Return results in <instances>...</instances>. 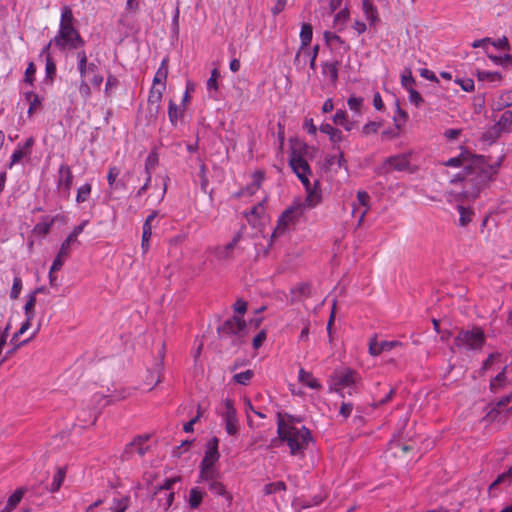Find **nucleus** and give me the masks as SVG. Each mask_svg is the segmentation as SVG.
<instances>
[{"mask_svg": "<svg viewBox=\"0 0 512 512\" xmlns=\"http://www.w3.org/2000/svg\"><path fill=\"white\" fill-rule=\"evenodd\" d=\"M500 162L490 163L484 156H474L451 183L463 182L465 197L475 198L480 190L497 175Z\"/></svg>", "mask_w": 512, "mask_h": 512, "instance_id": "1", "label": "nucleus"}, {"mask_svg": "<svg viewBox=\"0 0 512 512\" xmlns=\"http://www.w3.org/2000/svg\"><path fill=\"white\" fill-rule=\"evenodd\" d=\"M277 434L279 439L287 444L293 456L303 457L309 443L313 441L311 431L293 416H287L285 419L279 415Z\"/></svg>", "mask_w": 512, "mask_h": 512, "instance_id": "2", "label": "nucleus"}, {"mask_svg": "<svg viewBox=\"0 0 512 512\" xmlns=\"http://www.w3.org/2000/svg\"><path fill=\"white\" fill-rule=\"evenodd\" d=\"M74 15L69 6L61 10V17L57 34L43 48L42 53H47L51 45H55L60 51H75L84 49L85 40L74 26Z\"/></svg>", "mask_w": 512, "mask_h": 512, "instance_id": "3", "label": "nucleus"}, {"mask_svg": "<svg viewBox=\"0 0 512 512\" xmlns=\"http://www.w3.org/2000/svg\"><path fill=\"white\" fill-rule=\"evenodd\" d=\"M289 165L307 192L306 199L302 200V203H305V209L316 207L320 204L322 196L320 190L316 188V185L312 187L310 183L309 175L311 174V169L308 162L300 154L292 151L289 158Z\"/></svg>", "mask_w": 512, "mask_h": 512, "instance_id": "4", "label": "nucleus"}, {"mask_svg": "<svg viewBox=\"0 0 512 512\" xmlns=\"http://www.w3.org/2000/svg\"><path fill=\"white\" fill-rule=\"evenodd\" d=\"M305 212V203L300 198L295 199L287 207L277 220L276 228L272 233V238H278L284 235L292 226H294Z\"/></svg>", "mask_w": 512, "mask_h": 512, "instance_id": "5", "label": "nucleus"}, {"mask_svg": "<svg viewBox=\"0 0 512 512\" xmlns=\"http://www.w3.org/2000/svg\"><path fill=\"white\" fill-rule=\"evenodd\" d=\"M360 382V376L357 372L350 368L335 371L331 378L330 390L340 393L346 391L348 395H352L357 390V385Z\"/></svg>", "mask_w": 512, "mask_h": 512, "instance_id": "6", "label": "nucleus"}, {"mask_svg": "<svg viewBox=\"0 0 512 512\" xmlns=\"http://www.w3.org/2000/svg\"><path fill=\"white\" fill-rule=\"evenodd\" d=\"M485 341L486 335L482 328L473 327L461 330L455 337L454 343L462 350L478 352L481 351Z\"/></svg>", "mask_w": 512, "mask_h": 512, "instance_id": "7", "label": "nucleus"}, {"mask_svg": "<svg viewBox=\"0 0 512 512\" xmlns=\"http://www.w3.org/2000/svg\"><path fill=\"white\" fill-rule=\"evenodd\" d=\"M75 57L80 78L87 79L93 87L100 88L104 78L99 72L98 65L95 62H88L84 49L77 51Z\"/></svg>", "mask_w": 512, "mask_h": 512, "instance_id": "8", "label": "nucleus"}, {"mask_svg": "<svg viewBox=\"0 0 512 512\" xmlns=\"http://www.w3.org/2000/svg\"><path fill=\"white\" fill-rule=\"evenodd\" d=\"M219 440L212 437L205 446L204 457L199 465V475H209L211 473L220 472L216 467L219 461L220 453L218 451Z\"/></svg>", "mask_w": 512, "mask_h": 512, "instance_id": "9", "label": "nucleus"}, {"mask_svg": "<svg viewBox=\"0 0 512 512\" xmlns=\"http://www.w3.org/2000/svg\"><path fill=\"white\" fill-rule=\"evenodd\" d=\"M411 153H400L390 156L384 160L382 165L378 168L379 174H387L392 171H410L411 167Z\"/></svg>", "mask_w": 512, "mask_h": 512, "instance_id": "10", "label": "nucleus"}, {"mask_svg": "<svg viewBox=\"0 0 512 512\" xmlns=\"http://www.w3.org/2000/svg\"><path fill=\"white\" fill-rule=\"evenodd\" d=\"M220 472L207 475H198L197 483H205L209 491L215 496L223 497L227 504L232 502V495L226 490L224 484L220 481Z\"/></svg>", "mask_w": 512, "mask_h": 512, "instance_id": "11", "label": "nucleus"}, {"mask_svg": "<svg viewBox=\"0 0 512 512\" xmlns=\"http://www.w3.org/2000/svg\"><path fill=\"white\" fill-rule=\"evenodd\" d=\"M218 414L222 418L227 434L236 435L238 433V419L233 401L225 399L222 407L218 410Z\"/></svg>", "mask_w": 512, "mask_h": 512, "instance_id": "12", "label": "nucleus"}, {"mask_svg": "<svg viewBox=\"0 0 512 512\" xmlns=\"http://www.w3.org/2000/svg\"><path fill=\"white\" fill-rule=\"evenodd\" d=\"M218 332L221 336L235 335L242 338L247 334V326L240 316H233L218 328Z\"/></svg>", "mask_w": 512, "mask_h": 512, "instance_id": "13", "label": "nucleus"}, {"mask_svg": "<svg viewBox=\"0 0 512 512\" xmlns=\"http://www.w3.org/2000/svg\"><path fill=\"white\" fill-rule=\"evenodd\" d=\"M73 172L69 165L61 164L58 169L57 188L66 197L69 196L73 184Z\"/></svg>", "mask_w": 512, "mask_h": 512, "instance_id": "14", "label": "nucleus"}, {"mask_svg": "<svg viewBox=\"0 0 512 512\" xmlns=\"http://www.w3.org/2000/svg\"><path fill=\"white\" fill-rule=\"evenodd\" d=\"M164 87L152 86L148 96V111L151 120H155L161 108Z\"/></svg>", "mask_w": 512, "mask_h": 512, "instance_id": "15", "label": "nucleus"}, {"mask_svg": "<svg viewBox=\"0 0 512 512\" xmlns=\"http://www.w3.org/2000/svg\"><path fill=\"white\" fill-rule=\"evenodd\" d=\"M512 401V392L500 398L495 402L489 404V409L486 417L490 420H495L502 411L506 410L507 405Z\"/></svg>", "mask_w": 512, "mask_h": 512, "instance_id": "16", "label": "nucleus"}, {"mask_svg": "<svg viewBox=\"0 0 512 512\" xmlns=\"http://www.w3.org/2000/svg\"><path fill=\"white\" fill-rule=\"evenodd\" d=\"M244 215L250 225L253 227H258L262 220L265 219L264 201L259 202L257 205L253 206L249 211H246Z\"/></svg>", "mask_w": 512, "mask_h": 512, "instance_id": "17", "label": "nucleus"}, {"mask_svg": "<svg viewBox=\"0 0 512 512\" xmlns=\"http://www.w3.org/2000/svg\"><path fill=\"white\" fill-rule=\"evenodd\" d=\"M313 36V29L312 26L308 23H303L301 26L300 31V41H301V48L297 52L295 56V62H298L300 60L301 55L303 54V50L306 49V47L310 44Z\"/></svg>", "mask_w": 512, "mask_h": 512, "instance_id": "18", "label": "nucleus"}, {"mask_svg": "<svg viewBox=\"0 0 512 512\" xmlns=\"http://www.w3.org/2000/svg\"><path fill=\"white\" fill-rule=\"evenodd\" d=\"M333 122L336 125L342 126L346 131H351L358 125L359 120H350L345 110H337L333 116Z\"/></svg>", "mask_w": 512, "mask_h": 512, "instance_id": "19", "label": "nucleus"}, {"mask_svg": "<svg viewBox=\"0 0 512 512\" xmlns=\"http://www.w3.org/2000/svg\"><path fill=\"white\" fill-rule=\"evenodd\" d=\"M73 242L69 239H65L61 244L59 252L52 263V270H60L65 263L66 258L70 253V246Z\"/></svg>", "mask_w": 512, "mask_h": 512, "instance_id": "20", "label": "nucleus"}, {"mask_svg": "<svg viewBox=\"0 0 512 512\" xmlns=\"http://www.w3.org/2000/svg\"><path fill=\"white\" fill-rule=\"evenodd\" d=\"M149 436H138L129 445H127L126 453H137L139 456H144L148 451V446L145 443L148 441Z\"/></svg>", "mask_w": 512, "mask_h": 512, "instance_id": "21", "label": "nucleus"}, {"mask_svg": "<svg viewBox=\"0 0 512 512\" xmlns=\"http://www.w3.org/2000/svg\"><path fill=\"white\" fill-rule=\"evenodd\" d=\"M298 381L310 389L319 390L322 388L321 383L316 379L312 373L300 368L298 372Z\"/></svg>", "mask_w": 512, "mask_h": 512, "instance_id": "22", "label": "nucleus"}, {"mask_svg": "<svg viewBox=\"0 0 512 512\" xmlns=\"http://www.w3.org/2000/svg\"><path fill=\"white\" fill-rule=\"evenodd\" d=\"M362 10L370 25H374L378 21V9L372 0H362Z\"/></svg>", "mask_w": 512, "mask_h": 512, "instance_id": "23", "label": "nucleus"}, {"mask_svg": "<svg viewBox=\"0 0 512 512\" xmlns=\"http://www.w3.org/2000/svg\"><path fill=\"white\" fill-rule=\"evenodd\" d=\"M26 492L27 489L25 487L16 489L15 492L8 498L7 503L1 512H11L13 509H15Z\"/></svg>", "mask_w": 512, "mask_h": 512, "instance_id": "24", "label": "nucleus"}, {"mask_svg": "<svg viewBox=\"0 0 512 512\" xmlns=\"http://www.w3.org/2000/svg\"><path fill=\"white\" fill-rule=\"evenodd\" d=\"M265 178L263 171H255L252 175V182L244 187L245 193L247 196L254 195L261 187L262 182Z\"/></svg>", "mask_w": 512, "mask_h": 512, "instance_id": "25", "label": "nucleus"}, {"mask_svg": "<svg viewBox=\"0 0 512 512\" xmlns=\"http://www.w3.org/2000/svg\"><path fill=\"white\" fill-rule=\"evenodd\" d=\"M511 479H512V467H510L507 471L498 475L497 478L489 485L488 491H489L490 495L495 496L494 491L499 485L503 484V485L509 486L511 483Z\"/></svg>", "mask_w": 512, "mask_h": 512, "instance_id": "26", "label": "nucleus"}, {"mask_svg": "<svg viewBox=\"0 0 512 512\" xmlns=\"http://www.w3.org/2000/svg\"><path fill=\"white\" fill-rule=\"evenodd\" d=\"M363 103L362 97L351 96L347 100L348 108L353 112V119H358L363 115Z\"/></svg>", "mask_w": 512, "mask_h": 512, "instance_id": "27", "label": "nucleus"}, {"mask_svg": "<svg viewBox=\"0 0 512 512\" xmlns=\"http://www.w3.org/2000/svg\"><path fill=\"white\" fill-rule=\"evenodd\" d=\"M168 77V60L164 58L158 68V70L155 73V76L153 78V85L154 87H157V85L161 84L162 87L165 88V81Z\"/></svg>", "mask_w": 512, "mask_h": 512, "instance_id": "28", "label": "nucleus"}, {"mask_svg": "<svg viewBox=\"0 0 512 512\" xmlns=\"http://www.w3.org/2000/svg\"><path fill=\"white\" fill-rule=\"evenodd\" d=\"M506 367H504L494 378L490 381V390L493 393H498L507 385Z\"/></svg>", "mask_w": 512, "mask_h": 512, "instance_id": "29", "label": "nucleus"}, {"mask_svg": "<svg viewBox=\"0 0 512 512\" xmlns=\"http://www.w3.org/2000/svg\"><path fill=\"white\" fill-rule=\"evenodd\" d=\"M205 492L202 491V489L198 486L192 487L189 492L188 496V505L191 509H196L200 506L204 496Z\"/></svg>", "mask_w": 512, "mask_h": 512, "instance_id": "30", "label": "nucleus"}, {"mask_svg": "<svg viewBox=\"0 0 512 512\" xmlns=\"http://www.w3.org/2000/svg\"><path fill=\"white\" fill-rule=\"evenodd\" d=\"M324 40L331 49H337V48H344L346 49L345 41L337 34L325 31L324 34Z\"/></svg>", "mask_w": 512, "mask_h": 512, "instance_id": "31", "label": "nucleus"}, {"mask_svg": "<svg viewBox=\"0 0 512 512\" xmlns=\"http://www.w3.org/2000/svg\"><path fill=\"white\" fill-rule=\"evenodd\" d=\"M320 131L329 136V139L333 143H340L343 140L342 132L333 127L331 124H322L320 126Z\"/></svg>", "mask_w": 512, "mask_h": 512, "instance_id": "32", "label": "nucleus"}, {"mask_svg": "<svg viewBox=\"0 0 512 512\" xmlns=\"http://www.w3.org/2000/svg\"><path fill=\"white\" fill-rule=\"evenodd\" d=\"M35 304H36V297L35 293H31L28 296V299L24 305V314H25V322H29L31 324V321L35 317Z\"/></svg>", "mask_w": 512, "mask_h": 512, "instance_id": "33", "label": "nucleus"}, {"mask_svg": "<svg viewBox=\"0 0 512 512\" xmlns=\"http://www.w3.org/2000/svg\"><path fill=\"white\" fill-rule=\"evenodd\" d=\"M130 506V497L123 496L121 498H114L110 507L111 512H125Z\"/></svg>", "mask_w": 512, "mask_h": 512, "instance_id": "34", "label": "nucleus"}, {"mask_svg": "<svg viewBox=\"0 0 512 512\" xmlns=\"http://www.w3.org/2000/svg\"><path fill=\"white\" fill-rule=\"evenodd\" d=\"M92 192V184L86 182L77 189L76 202L78 204L88 201Z\"/></svg>", "mask_w": 512, "mask_h": 512, "instance_id": "35", "label": "nucleus"}, {"mask_svg": "<svg viewBox=\"0 0 512 512\" xmlns=\"http://www.w3.org/2000/svg\"><path fill=\"white\" fill-rule=\"evenodd\" d=\"M25 98L29 102L28 114H32L34 111L41 107L42 98L34 92H26Z\"/></svg>", "mask_w": 512, "mask_h": 512, "instance_id": "36", "label": "nucleus"}, {"mask_svg": "<svg viewBox=\"0 0 512 512\" xmlns=\"http://www.w3.org/2000/svg\"><path fill=\"white\" fill-rule=\"evenodd\" d=\"M184 109H181L172 100L169 102L168 117L172 125H176L179 118L183 116Z\"/></svg>", "mask_w": 512, "mask_h": 512, "instance_id": "37", "label": "nucleus"}, {"mask_svg": "<svg viewBox=\"0 0 512 512\" xmlns=\"http://www.w3.org/2000/svg\"><path fill=\"white\" fill-rule=\"evenodd\" d=\"M29 156L30 154L26 153V151L23 148H21V143H18L15 150L10 156L8 167L12 168L14 165L18 164L24 157Z\"/></svg>", "mask_w": 512, "mask_h": 512, "instance_id": "38", "label": "nucleus"}, {"mask_svg": "<svg viewBox=\"0 0 512 512\" xmlns=\"http://www.w3.org/2000/svg\"><path fill=\"white\" fill-rule=\"evenodd\" d=\"M407 119H408L407 112L404 111L403 109H401L399 103L396 102V111H395V115L393 116V121H394L395 127L398 130H400L406 123Z\"/></svg>", "mask_w": 512, "mask_h": 512, "instance_id": "39", "label": "nucleus"}, {"mask_svg": "<svg viewBox=\"0 0 512 512\" xmlns=\"http://www.w3.org/2000/svg\"><path fill=\"white\" fill-rule=\"evenodd\" d=\"M511 125H512V111L506 110L501 114L500 119L496 123V126H497L498 130L505 131V130H508Z\"/></svg>", "mask_w": 512, "mask_h": 512, "instance_id": "40", "label": "nucleus"}, {"mask_svg": "<svg viewBox=\"0 0 512 512\" xmlns=\"http://www.w3.org/2000/svg\"><path fill=\"white\" fill-rule=\"evenodd\" d=\"M457 210L460 215L459 225L463 227L468 225L472 221L473 211L470 208L464 207L462 205H459Z\"/></svg>", "mask_w": 512, "mask_h": 512, "instance_id": "41", "label": "nucleus"}, {"mask_svg": "<svg viewBox=\"0 0 512 512\" xmlns=\"http://www.w3.org/2000/svg\"><path fill=\"white\" fill-rule=\"evenodd\" d=\"M323 74L331 80V82L335 83L338 79V68L337 63H325L323 65Z\"/></svg>", "mask_w": 512, "mask_h": 512, "instance_id": "42", "label": "nucleus"}, {"mask_svg": "<svg viewBox=\"0 0 512 512\" xmlns=\"http://www.w3.org/2000/svg\"><path fill=\"white\" fill-rule=\"evenodd\" d=\"M64 479H65V471L60 468L53 476V480H52L51 486L49 488V491L52 493L58 491L60 489Z\"/></svg>", "mask_w": 512, "mask_h": 512, "instance_id": "43", "label": "nucleus"}, {"mask_svg": "<svg viewBox=\"0 0 512 512\" xmlns=\"http://www.w3.org/2000/svg\"><path fill=\"white\" fill-rule=\"evenodd\" d=\"M415 79L410 69H405L401 75V85L404 89L410 90L414 88Z\"/></svg>", "mask_w": 512, "mask_h": 512, "instance_id": "44", "label": "nucleus"}, {"mask_svg": "<svg viewBox=\"0 0 512 512\" xmlns=\"http://www.w3.org/2000/svg\"><path fill=\"white\" fill-rule=\"evenodd\" d=\"M254 376V372L252 370H246L240 373H237L233 376V380L241 385H247Z\"/></svg>", "mask_w": 512, "mask_h": 512, "instance_id": "45", "label": "nucleus"}, {"mask_svg": "<svg viewBox=\"0 0 512 512\" xmlns=\"http://www.w3.org/2000/svg\"><path fill=\"white\" fill-rule=\"evenodd\" d=\"M239 240V236H236L233 238V240L228 243L226 246L222 247V248H219L218 249V257L221 258V259H225V258H228L230 256V253L231 251L234 249V247L236 246L237 242Z\"/></svg>", "mask_w": 512, "mask_h": 512, "instance_id": "46", "label": "nucleus"}, {"mask_svg": "<svg viewBox=\"0 0 512 512\" xmlns=\"http://www.w3.org/2000/svg\"><path fill=\"white\" fill-rule=\"evenodd\" d=\"M80 96L86 101L91 97L92 91L87 79L80 78L78 86Z\"/></svg>", "mask_w": 512, "mask_h": 512, "instance_id": "47", "label": "nucleus"}, {"mask_svg": "<svg viewBox=\"0 0 512 512\" xmlns=\"http://www.w3.org/2000/svg\"><path fill=\"white\" fill-rule=\"evenodd\" d=\"M369 199L370 196L366 191H358L357 192V200L359 204L363 207H365V210L361 213L360 221L363 220L364 216L366 215L368 208H369Z\"/></svg>", "mask_w": 512, "mask_h": 512, "instance_id": "48", "label": "nucleus"}, {"mask_svg": "<svg viewBox=\"0 0 512 512\" xmlns=\"http://www.w3.org/2000/svg\"><path fill=\"white\" fill-rule=\"evenodd\" d=\"M158 164V155L155 152H151L145 160V173L146 175L152 176V170Z\"/></svg>", "mask_w": 512, "mask_h": 512, "instance_id": "49", "label": "nucleus"}, {"mask_svg": "<svg viewBox=\"0 0 512 512\" xmlns=\"http://www.w3.org/2000/svg\"><path fill=\"white\" fill-rule=\"evenodd\" d=\"M286 489V485L283 481L268 483L264 486V493L270 495L276 492H280Z\"/></svg>", "mask_w": 512, "mask_h": 512, "instance_id": "50", "label": "nucleus"}, {"mask_svg": "<svg viewBox=\"0 0 512 512\" xmlns=\"http://www.w3.org/2000/svg\"><path fill=\"white\" fill-rule=\"evenodd\" d=\"M220 77V73L217 68L211 71V76L207 80V90L208 91H217L218 89V79Z\"/></svg>", "mask_w": 512, "mask_h": 512, "instance_id": "51", "label": "nucleus"}, {"mask_svg": "<svg viewBox=\"0 0 512 512\" xmlns=\"http://www.w3.org/2000/svg\"><path fill=\"white\" fill-rule=\"evenodd\" d=\"M380 127H381V122L370 121L362 127L361 132L364 136H368V135L377 133Z\"/></svg>", "mask_w": 512, "mask_h": 512, "instance_id": "52", "label": "nucleus"}, {"mask_svg": "<svg viewBox=\"0 0 512 512\" xmlns=\"http://www.w3.org/2000/svg\"><path fill=\"white\" fill-rule=\"evenodd\" d=\"M35 74H36V66L33 62H30L25 70L24 74V82L33 85V82L35 80Z\"/></svg>", "mask_w": 512, "mask_h": 512, "instance_id": "53", "label": "nucleus"}, {"mask_svg": "<svg viewBox=\"0 0 512 512\" xmlns=\"http://www.w3.org/2000/svg\"><path fill=\"white\" fill-rule=\"evenodd\" d=\"M22 290V279L19 276H15L13 279V285L10 291V298L17 299Z\"/></svg>", "mask_w": 512, "mask_h": 512, "instance_id": "54", "label": "nucleus"}, {"mask_svg": "<svg viewBox=\"0 0 512 512\" xmlns=\"http://www.w3.org/2000/svg\"><path fill=\"white\" fill-rule=\"evenodd\" d=\"M120 174V169L116 166H110L107 174V181L110 188H114V184Z\"/></svg>", "mask_w": 512, "mask_h": 512, "instance_id": "55", "label": "nucleus"}, {"mask_svg": "<svg viewBox=\"0 0 512 512\" xmlns=\"http://www.w3.org/2000/svg\"><path fill=\"white\" fill-rule=\"evenodd\" d=\"M348 19H349V10L347 8H344L335 15L334 24L335 25H344Z\"/></svg>", "mask_w": 512, "mask_h": 512, "instance_id": "56", "label": "nucleus"}, {"mask_svg": "<svg viewBox=\"0 0 512 512\" xmlns=\"http://www.w3.org/2000/svg\"><path fill=\"white\" fill-rule=\"evenodd\" d=\"M45 73H46V78H48L50 80H52L54 75L56 74V65L49 56H47V59H46Z\"/></svg>", "mask_w": 512, "mask_h": 512, "instance_id": "57", "label": "nucleus"}, {"mask_svg": "<svg viewBox=\"0 0 512 512\" xmlns=\"http://www.w3.org/2000/svg\"><path fill=\"white\" fill-rule=\"evenodd\" d=\"M456 83H458L465 92H472L475 88L474 81L471 78L457 79Z\"/></svg>", "mask_w": 512, "mask_h": 512, "instance_id": "58", "label": "nucleus"}, {"mask_svg": "<svg viewBox=\"0 0 512 512\" xmlns=\"http://www.w3.org/2000/svg\"><path fill=\"white\" fill-rule=\"evenodd\" d=\"M118 79L116 78V76L112 75V74H109L107 76V79H106V84H105V93L106 95H109L110 92L116 88L118 86Z\"/></svg>", "mask_w": 512, "mask_h": 512, "instance_id": "59", "label": "nucleus"}, {"mask_svg": "<svg viewBox=\"0 0 512 512\" xmlns=\"http://www.w3.org/2000/svg\"><path fill=\"white\" fill-rule=\"evenodd\" d=\"M86 224H87V221H84L83 223L75 226L73 231L68 235L67 239H69L73 243L76 242L77 237L83 232Z\"/></svg>", "mask_w": 512, "mask_h": 512, "instance_id": "60", "label": "nucleus"}, {"mask_svg": "<svg viewBox=\"0 0 512 512\" xmlns=\"http://www.w3.org/2000/svg\"><path fill=\"white\" fill-rule=\"evenodd\" d=\"M31 324L29 322H23L19 330L12 336L10 344L18 343V338L21 337L29 328Z\"/></svg>", "mask_w": 512, "mask_h": 512, "instance_id": "61", "label": "nucleus"}, {"mask_svg": "<svg viewBox=\"0 0 512 512\" xmlns=\"http://www.w3.org/2000/svg\"><path fill=\"white\" fill-rule=\"evenodd\" d=\"M407 92L409 93V101L415 104L417 107L420 106L421 103L423 102V98L420 95V93L416 91L414 88L407 90Z\"/></svg>", "mask_w": 512, "mask_h": 512, "instance_id": "62", "label": "nucleus"}, {"mask_svg": "<svg viewBox=\"0 0 512 512\" xmlns=\"http://www.w3.org/2000/svg\"><path fill=\"white\" fill-rule=\"evenodd\" d=\"M401 345L402 343L399 341H382L380 342V350H383V352H388Z\"/></svg>", "mask_w": 512, "mask_h": 512, "instance_id": "63", "label": "nucleus"}, {"mask_svg": "<svg viewBox=\"0 0 512 512\" xmlns=\"http://www.w3.org/2000/svg\"><path fill=\"white\" fill-rule=\"evenodd\" d=\"M443 164H444V166L458 168L460 166H463L464 162H463L462 156H457V157L450 158L449 160H447Z\"/></svg>", "mask_w": 512, "mask_h": 512, "instance_id": "64", "label": "nucleus"}]
</instances>
